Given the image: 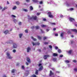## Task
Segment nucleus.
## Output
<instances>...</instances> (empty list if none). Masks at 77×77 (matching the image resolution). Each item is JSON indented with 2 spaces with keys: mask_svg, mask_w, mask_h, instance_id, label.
Listing matches in <instances>:
<instances>
[{
  "mask_svg": "<svg viewBox=\"0 0 77 77\" xmlns=\"http://www.w3.org/2000/svg\"><path fill=\"white\" fill-rule=\"evenodd\" d=\"M30 17V16H28V19L29 20H32L33 19L34 20H38V19H37L38 18L37 17V16H35V17Z\"/></svg>",
  "mask_w": 77,
  "mask_h": 77,
  "instance_id": "1",
  "label": "nucleus"
},
{
  "mask_svg": "<svg viewBox=\"0 0 77 77\" xmlns=\"http://www.w3.org/2000/svg\"><path fill=\"white\" fill-rule=\"evenodd\" d=\"M38 66H40V67L38 69V71H41L42 69H43V66H42V64L40 63L38 64Z\"/></svg>",
  "mask_w": 77,
  "mask_h": 77,
  "instance_id": "2",
  "label": "nucleus"
},
{
  "mask_svg": "<svg viewBox=\"0 0 77 77\" xmlns=\"http://www.w3.org/2000/svg\"><path fill=\"white\" fill-rule=\"evenodd\" d=\"M48 15L49 17L52 18H53V16L51 14V12H48Z\"/></svg>",
  "mask_w": 77,
  "mask_h": 77,
  "instance_id": "3",
  "label": "nucleus"
},
{
  "mask_svg": "<svg viewBox=\"0 0 77 77\" xmlns=\"http://www.w3.org/2000/svg\"><path fill=\"white\" fill-rule=\"evenodd\" d=\"M7 57H8V59H12V57H11V55H10V54H9V53L8 52L7 53Z\"/></svg>",
  "mask_w": 77,
  "mask_h": 77,
  "instance_id": "4",
  "label": "nucleus"
},
{
  "mask_svg": "<svg viewBox=\"0 0 77 77\" xmlns=\"http://www.w3.org/2000/svg\"><path fill=\"white\" fill-rule=\"evenodd\" d=\"M69 20L71 22H73V21H75V19L71 17H69Z\"/></svg>",
  "mask_w": 77,
  "mask_h": 77,
  "instance_id": "5",
  "label": "nucleus"
},
{
  "mask_svg": "<svg viewBox=\"0 0 77 77\" xmlns=\"http://www.w3.org/2000/svg\"><path fill=\"white\" fill-rule=\"evenodd\" d=\"M26 60L27 62H28L29 63H31V60L28 57H27L26 58Z\"/></svg>",
  "mask_w": 77,
  "mask_h": 77,
  "instance_id": "6",
  "label": "nucleus"
},
{
  "mask_svg": "<svg viewBox=\"0 0 77 77\" xmlns=\"http://www.w3.org/2000/svg\"><path fill=\"white\" fill-rule=\"evenodd\" d=\"M50 57V55H44V57H43V58L45 60L47 59V57Z\"/></svg>",
  "mask_w": 77,
  "mask_h": 77,
  "instance_id": "7",
  "label": "nucleus"
},
{
  "mask_svg": "<svg viewBox=\"0 0 77 77\" xmlns=\"http://www.w3.org/2000/svg\"><path fill=\"white\" fill-rule=\"evenodd\" d=\"M54 75V73L51 70H50V71L49 76H51V75Z\"/></svg>",
  "mask_w": 77,
  "mask_h": 77,
  "instance_id": "8",
  "label": "nucleus"
},
{
  "mask_svg": "<svg viewBox=\"0 0 77 77\" xmlns=\"http://www.w3.org/2000/svg\"><path fill=\"white\" fill-rule=\"evenodd\" d=\"M26 49L27 53H29L30 51V50H31V48L29 47H28Z\"/></svg>",
  "mask_w": 77,
  "mask_h": 77,
  "instance_id": "9",
  "label": "nucleus"
},
{
  "mask_svg": "<svg viewBox=\"0 0 77 77\" xmlns=\"http://www.w3.org/2000/svg\"><path fill=\"white\" fill-rule=\"evenodd\" d=\"M9 32V31H8V30H5V32H4V33L5 34L7 35L8 33Z\"/></svg>",
  "mask_w": 77,
  "mask_h": 77,
  "instance_id": "10",
  "label": "nucleus"
},
{
  "mask_svg": "<svg viewBox=\"0 0 77 77\" xmlns=\"http://www.w3.org/2000/svg\"><path fill=\"white\" fill-rule=\"evenodd\" d=\"M17 47V45L15 43H14L13 44V48H16Z\"/></svg>",
  "mask_w": 77,
  "mask_h": 77,
  "instance_id": "11",
  "label": "nucleus"
},
{
  "mask_svg": "<svg viewBox=\"0 0 77 77\" xmlns=\"http://www.w3.org/2000/svg\"><path fill=\"white\" fill-rule=\"evenodd\" d=\"M71 31H72V32H75V33H77V30L76 29H71Z\"/></svg>",
  "mask_w": 77,
  "mask_h": 77,
  "instance_id": "12",
  "label": "nucleus"
},
{
  "mask_svg": "<svg viewBox=\"0 0 77 77\" xmlns=\"http://www.w3.org/2000/svg\"><path fill=\"white\" fill-rule=\"evenodd\" d=\"M53 56H54V57H56V56H58V54H56V53H54L53 55Z\"/></svg>",
  "mask_w": 77,
  "mask_h": 77,
  "instance_id": "13",
  "label": "nucleus"
},
{
  "mask_svg": "<svg viewBox=\"0 0 77 77\" xmlns=\"http://www.w3.org/2000/svg\"><path fill=\"white\" fill-rule=\"evenodd\" d=\"M15 71L17 72V71L15 69H14L11 70V72L12 73H14V72H15Z\"/></svg>",
  "mask_w": 77,
  "mask_h": 77,
  "instance_id": "14",
  "label": "nucleus"
},
{
  "mask_svg": "<svg viewBox=\"0 0 77 77\" xmlns=\"http://www.w3.org/2000/svg\"><path fill=\"white\" fill-rule=\"evenodd\" d=\"M7 9H8V7H5L3 9H2V11L3 12L5 10Z\"/></svg>",
  "mask_w": 77,
  "mask_h": 77,
  "instance_id": "15",
  "label": "nucleus"
},
{
  "mask_svg": "<svg viewBox=\"0 0 77 77\" xmlns=\"http://www.w3.org/2000/svg\"><path fill=\"white\" fill-rule=\"evenodd\" d=\"M12 42H13L12 40H10L7 42L8 44H11V43H12Z\"/></svg>",
  "mask_w": 77,
  "mask_h": 77,
  "instance_id": "16",
  "label": "nucleus"
},
{
  "mask_svg": "<svg viewBox=\"0 0 77 77\" xmlns=\"http://www.w3.org/2000/svg\"><path fill=\"white\" fill-rule=\"evenodd\" d=\"M35 74L36 75H38V70H36Z\"/></svg>",
  "mask_w": 77,
  "mask_h": 77,
  "instance_id": "17",
  "label": "nucleus"
},
{
  "mask_svg": "<svg viewBox=\"0 0 77 77\" xmlns=\"http://www.w3.org/2000/svg\"><path fill=\"white\" fill-rule=\"evenodd\" d=\"M33 2H34L35 3H38V1L37 0H32Z\"/></svg>",
  "mask_w": 77,
  "mask_h": 77,
  "instance_id": "18",
  "label": "nucleus"
},
{
  "mask_svg": "<svg viewBox=\"0 0 77 77\" xmlns=\"http://www.w3.org/2000/svg\"><path fill=\"white\" fill-rule=\"evenodd\" d=\"M19 36L20 37V38H21V37L23 36V34H20L19 35Z\"/></svg>",
  "mask_w": 77,
  "mask_h": 77,
  "instance_id": "19",
  "label": "nucleus"
},
{
  "mask_svg": "<svg viewBox=\"0 0 77 77\" xmlns=\"http://www.w3.org/2000/svg\"><path fill=\"white\" fill-rule=\"evenodd\" d=\"M72 50H70L68 52V53L69 54H71V53H72Z\"/></svg>",
  "mask_w": 77,
  "mask_h": 77,
  "instance_id": "20",
  "label": "nucleus"
},
{
  "mask_svg": "<svg viewBox=\"0 0 77 77\" xmlns=\"http://www.w3.org/2000/svg\"><path fill=\"white\" fill-rule=\"evenodd\" d=\"M37 37L38 39H39L40 40H41L42 39V37L39 36H38Z\"/></svg>",
  "mask_w": 77,
  "mask_h": 77,
  "instance_id": "21",
  "label": "nucleus"
},
{
  "mask_svg": "<svg viewBox=\"0 0 77 77\" xmlns=\"http://www.w3.org/2000/svg\"><path fill=\"white\" fill-rule=\"evenodd\" d=\"M30 9L31 11H32L33 9V8L32 6H30Z\"/></svg>",
  "mask_w": 77,
  "mask_h": 77,
  "instance_id": "22",
  "label": "nucleus"
},
{
  "mask_svg": "<svg viewBox=\"0 0 77 77\" xmlns=\"http://www.w3.org/2000/svg\"><path fill=\"white\" fill-rule=\"evenodd\" d=\"M47 26H46V25H41V27H46Z\"/></svg>",
  "mask_w": 77,
  "mask_h": 77,
  "instance_id": "23",
  "label": "nucleus"
},
{
  "mask_svg": "<svg viewBox=\"0 0 77 77\" xmlns=\"http://www.w3.org/2000/svg\"><path fill=\"white\" fill-rule=\"evenodd\" d=\"M60 36L61 37L63 38V33L62 32L61 33Z\"/></svg>",
  "mask_w": 77,
  "mask_h": 77,
  "instance_id": "24",
  "label": "nucleus"
},
{
  "mask_svg": "<svg viewBox=\"0 0 77 77\" xmlns=\"http://www.w3.org/2000/svg\"><path fill=\"white\" fill-rule=\"evenodd\" d=\"M31 39H33L34 41H36V38H34L33 37V36L31 37Z\"/></svg>",
  "mask_w": 77,
  "mask_h": 77,
  "instance_id": "25",
  "label": "nucleus"
},
{
  "mask_svg": "<svg viewBox=\"0 0 77 77\" xmlns=\"http://www.w3.org/2000/svg\"><path fill=\"white\" fill-rule=\"evenodd\" d=\"M35 27L36 29H39V26H36Z\"/></svg>",
  "mask_w": 77,
  "mask_h": 77,
  "instance_id": "26",
  "label": "nucleus"
},
{
  "mask_svg": "<svg viewBox=\"0 0 77 77\" xmlns=\"http://www.w3.org/2000/svg\"><path fill=\"white\" fill-rule=\"evenodd\" d=\"M57 60V59H56V58H53V61H54V62H56Z\"/></svg>",
  "mask_w": 77,
  "mask_h": 77,
  "instance_id": "27",
  "label": "nucleus"
},
{
  "mask_svg": "<svg viewBox=\"0 0 77 77\" xmlns=\"http://www.w3.org/2000/svg\"><path fill=\"white\" fill-rule=\"evenodd\" d=\"M74 70L75 72H77V69L76 68H74Z\"/></svg>",
  "mask_w": 77,
  "mask_h": 77,
  "instance_id": "28",
  "label": "nucleus"
},
{
  "mask_svg": "<svg viewBox=\"0 0 77 77\" xmlns=\"http://www.w3.org/2000/svg\"><path fill=\"white\" fill-rule=\"evenodd\" d=\"M25 32L26 33H28V30L26 29L25 30Z\"/></svg>",
  "mask_w": 77,
  "mask_h": 77,
  "instance_id": "29",
  "label": "nucleus"
},
{
  "mask_svg": "<svg viewBox=\"0 0 77 77\" xmlns=\"http://www.w3.org/2000/svg\"><path fill=\"white\" fill-rule=\"evenodd\" d=\"M13 21L15 23L16 22H17V20H16L15 19H14Z\"/></svg>",
  "mask_w": 77,
  "mask_h": 77,
  "instance_id": "30",
  "label": "nucleus"
},
{
  "mask_svg": "<svg viewBox=\"0 0 77 77\" xmlns=\"http://www.w3.org/2000/svg\"><path fill=\"white\" fill-rule=\"evenodd\" d=\"M66 63H69V61L68 60H66L65 61Z\"/></svg>",
  "mask_w": 77,
  "mask_h": 77,
  "instance_id": "31",
  "label": "nucleus"
},
{
  "mask_svg": "<svg viewBox=\"0 0 77 77\" xmlns=\"http://www.w3.org/2000/svg\"><path fill=\"white\" fill-rule=\"evenodd\" d=\"M44 44L45 45H47V44H48V42H44Z\"/></svg>",
  "mask_w": 77,
  "mask_h": 77,
  "instance_id": "32",
  "label": "nucleus"
},
{
  "mask_svg": "<svg viewBox=\"0 0 77 77\" xmlns=\"http://www.w3.org/2000/svg\"><path fill=\"white\" fill-rule=\"evenodd\" d=\"M58 52L59 53H61V52H62L61 51V50L60 49H58Z\"/></svg>",
  "mask_w": 77,
  "mask_h": 77,
  "instance_id": "33",
  "label": "nucleus"
},
{
  "mask_svg": "<svg viewBox=\"0 0 77 77\" xmlns=\"http://www.w3.org/2000/svg\"><path fill=\"white\" fill-rule=\"evenodd\" d=\"M32 44H33V46H34V45H36V43H34V42H33L32 43Z\"/></svg>",
  "mask_w": 77,
  "mask_h": 77,
  "instance_id": "34",
  "label": "nucleus"
},
{
  "mask_svg": "<svg viewBox=\"0 0 77 77\" xmlns=\"http://www.w3.org/2000/svg\"><path fill=\"white\" fill-rule=\"evenodd\" d=\"M16 4H17V5H19L20 4V2H16Z\"/></svg>",
  "mask_w": 77,
  "mask_h": 77,
  "instance_id": "35",
  "label": "nucleus"
},
{
  "mask_svg": "<svg viewBox=\"0 0 77 77\" xmlns=\"http://www.w3.org/2000/svg\"><path fill=\"white\" fill-rule=\"evenodd\" d=\"M23 11H25V12H27V11H28V10H27L26 9H23Z\"/></svg>",
  "mask_w": 77,
  "mask_h": 77,
  "instance_id": "36",
  "label": "nucleus"
},
{
  "mask_svg": "<svg viewBox=\"0 0 77 77\" xmlns=\"http://www.w3.org/2000/svg\"><path fill=\"white\" fill-rule=\"evenodd\" d=\"M51 25H56V23H51Z\"/></svg>",
  "mask_w": 77,
  "mask_h": 77,
  "instance_id": "37",
  "label": "nucleus"
},
{
  "mask_svg": "<svg viewBox=\"0 0 77 77\" xmlns=\"http://www.w3.org/2000/svg\"><path fill=\"white\" fill-rule=\"evenodd\" d=\"M47 37H44V40H45V39H47Z\"/></svg>",
  "mask_w": 77,
  "mask_h": 77,
  "instance_id": "38",
  "label": "nucleus"
},
{
  "mask_svg": "<svg viewBox=\"0 0 77 77\" xmlns=\"http://www.w3.org/2000/svg\"><path fill=\"white\" fill-rule=\"evenodd\" d=\"M67 33H68L69 34H71V32H70V31L69 30L68 32Z\"/></svg>",
  "mask_w": 77,
  "mask_h": 77,
  "instance_id": "39",
  "label": "nucleus"
},
{
  "mask_svg": "<svg viewBox=\"0 0 77 77\" xmlns=\"http://www.w3.org/2000/svg\"><path fill=\"white\" fill-rule=\"evenodd\" d=\"M17 9V6H15L13 8V9Z\"/></svg>",
  "mask_w": 77,
  "mask_h": 77,
  "instance_id": "40",
  "label": "nucleus"
},
{
  "mask_svg": "<svg viewBox=\"0 0 77 77\" xmlns=\"http://www.w3.org/2000/svg\"><path fill=\"white\" fill-rule=\"evenodd\" d=\"M32 77H36V75L35 74H33L32 76Z\"/></svg>",
  "mask_w": 77,
  "mask_h": 77,
  "instance_id": "41",
  "label": "nucleus"
},
{
  "mask_svg": "<svg viewBox=\"0 0 77 77\" xmlns=\"http://www.w3.org/2000/svg\"><path fill=\"white\" fill-rule=\"evenodd\" d=\"M71 43V44H73V42H74V41L73 40L70 41Z\"/></svg>",
  "mask_w": 77,
  "mask_h": 77,
  "instance_id": "42",
  "label": "nucleus"
},
{
  "mask_svg": "<svg viewBox=\"0 0 77 77\" xmlns=\"http://www.w3.org/2000/svg\"><path fill=\"white\" fill-rule=\"evenodd\" d=\"M13 53H15V52H16V50H15V49H14L13 50Z\"/></svg>",
  "mask_w": 77,
  "mask_h": 77,
  "instance_id": "43",
  "label": "nucleus"
},
{
  "mask_svg": "<svg viewBox=\"0 0 77 77\" xmlns=\"http://www.w3.org/2000/svg\"><path fill=\"white\" fill-rule=\"evenodd\" d=\"M22 68L23 69H24V66H22Z\"/></svg>",
  "mask_w": 77,
  "mask_h": 77,
  "instance_id": "44",
  "label": "nucleus"
},
{
  "mask_svg": "<svg viewBox=\"0 0 77 77\" xmlns=\"http://www.w3.org/2000/svg\"><path fill=\"white\" fill-rule=\"evenodd\" d=\"M11 17H14V18H16V16L14 15H11Z\"/></svg>",
  "mask_w": 77,
  "mask_h": 77,
  "instance_id": "45",
  "label": "nucleus"
},
{
  "mask_svg": "<svg viewBox=\"0 0 77 77\" xmlns=\"http://www.w3.org/2000/svg\"><path fill=\"white\" fill-rule=\"evenodd\" d=\"M26 2L27 3H29V2H30V0H26Z\"/></svg>",
  "mask_w": 77,
  "mask_h": 77,
  "instance_id": "46",
  "label": "nucleus"
},
{
  "mask_svg": "<svg viewBox=\"0 0 77 77\" xmlns=\"http://www.w3.org/2000/svg\"><path fill=\"white\" fill-rule=\"evenodd\" d=\"M49 48H52V46H51V45H49Z\"/></svg>",
  "mask_w": 77,
  "mask_h": 77,
  "instance_id": "47",
  "label": "nucleus"
},
{
  "mask_svg": "<svg viewBox=\"0 0 77 77\" xmlns=\"http://www.w3.org/2000/svg\"><path fill=\"white\" fill-rule=\"evenodd\" d=\"M26 65L28 66V65H29V63H28L26 62Z\"/></svg>",
  "mask_w": 77,
  "mask_h": 77,
  "instance_id": "48",
  "label": "nucleus"
},
{
  "mask_svg": "<svg viewBox=\"0 0 77 77\" xmlns=\"http://www.w3.org/2000/svg\"><path fill=\"white\" fill-rule=\"evenodd\" d=\"M55 48L56 50H57V49H58V47H57V46H55Z\"/></svg>",
  "mask_w": 77,
  "mask_h": 77,
  "instance_id": "49",
  "label": "nucleus"
},
{
  "mask_svg": "<svg viewBox=\"0 0 77 77\" xmlns=\"http://www.w3.org/2000/svg\"><path fill=\"white\" fill-rule=\"evenodd\" d=\"M73 62H74V63H76V60H73Z\"/></svg>",
  "mask_w": 77,
  "mask_h": 77,
  "instance_id": "50",
  "label": "nucleus"
},
{
  "mask_svg": "<svg viewBox=\"0 0 77 77\" xmlns=\"http://www.w3.org/2000/svg\"><path fill=\"white\" fill-rule=\"evenodd\" d=\"M70 11H73L74 10V8H71L70 9Z\"/></svg>",
  "mask_w": 77,
  "mask_h": 77,
  "instance_id": "51",
  "label": "nucleus"
},
{
  "mask_svg": "<svg viewBox=\"0 0 77 77\" xmlns=\"http://www.w3.org/2000/svg\"><path fill=\"white\" fill-rule=\"evenodd\" d=\"M34 28H35V27H34V26H32L31 27V29H34Z\"/></svg>",
  "mask_w": 77,
  "mask_h": 77,
  "instance_id": "52",
  "label": "nucleus"
},
{
  "mask_svg": "<svg viewBox=\"0 0 77 77\" xmlns=\"http://www.w3.org/2000/svg\"><path fill=\"white\" fill-rule=\"evenodd\" d=\"M18 25H21V22H20L19 23H18Z\"/></svg>",
  "mask_w": 77,
  "mask_h": 77,
  "instance_id": "53",
  "label": "nucleus"
},
{
  "mask_svg": "<svg viewBox=\"0 0 77 77\" xmlns=\"http://www.w3.org/2000/svg\"><path fill=\"white\" fill-rule=\"evenodd\" d=\"M37 15H40V13H38L37 14Z\"/></svg>",
  "mask_w": 77,
  "mask_h": 77,
  "instance_id": "54",
  "label": "nucleus"
},
{
  "mask_svg": "<svg viewBox=\"0 0 77 77\" xmlns=\"http://www.w3.org/2000/svg\"><path fill=\"white\" fill-rule=\"evenodd\" d=\"M42 3H43V2L42 1L40 2V4H42Z\"/></svg>",
  "mask_w": 77,
  "mask_h": 77,
  "instance_id": "55",
  "label": "nucleus"
},
{
  "mask_svg": "<svg viewBox=\"0 0 77 77\" xmlns=\"http://www.w3.org/2000/svg\"><path fill=\"white\" fill-rule=\"evenodd\" d=\"M43 20L44 21H46V19L44 18L43 19Z\"/></svg>",
  "mask_w": 77,
  "mask_h": 77,
  "instance_id": "56",
  "label": "nucleus"
},
{
  "mask_svg": "<svg viewBox=\"0 0 77 77\" xmlns=\"http://www.w3.org/2000/svg\"><path fill=\"white\" fill-rule=\"evenodd\" d=\"M60 57H63V55H60Z\"/></svg>",
  "mask_w": 77,
  "mask_h": 77,
  "instance_id": "57",
  "label": "nucleus"
},
{
  "mask_svg": "<svg viewBox=\"0 0 77 77\" xmlns=\"http://www.w3.org/2000/svg\"><path fill=\"white\" fill-rule=\"evenodd\" d=\"M58 35V34L56 33L55 34V36H57Z\"/></svg>",
  "mask_w": 77,
  "mask_h": 77,
  "instance_id": "58",
  "label": "nucleus"
},
{
  "mask_svg": "<svg viewBox=\"0 0 77 77\" xmlns=\"http://www.w3.org/2000/svg\"><path fill=\"white\" fill-rule=\"evenodd\" d=\"M51 69L53 70V71H54V68H51Z\"/></svg>",
  "mask_w": 77,
  "mask_h": 77,
  "instance_id": "59",
  "label": "nucleus"
},
{
  "mask_svg": "<svg viewBox=\"0 0 77 77\" xmlns=\"http://www.w3.org/2000/svg\"><path fill=\"white\" fill-rule=\"evenodd\" d=\"M38 50L39 52H41V49H38Z\"/></svg>",
  "mask_w": 77,
  "mask_h": 77,
  "instance_id": "60",
  "label": "nucleus"
},
{
  "mask_svg": "<svg viewBox=\"0 0 77 77\" xmlns=\"http://www.w3.org/2000/svg\"><path fill=\"white\" fill-rule=\"evenodd\" d=\"M16 65L17 66H18V65H19V63H17L16 64Z\"/></svg>",
  "mask_w": 77,
  "mask_h": 77,
  "instance_id": "61",
  "label": "nucleus"
},
{
  "mask_svg": "<svg viewBox=\"0 0 77 77\" xmlns=\"http://www.w3.org/2000/svg\"><path fill=\"white\" fill-rule=\"evenodd\" d=\"M2 8H3L2 7L0 6V10L2 9Z\"/></svg>",
  "mask_w": 77,
  "mask_h": 77,
  "instance_id": "62",
  "label": "nucleus"
},
{
  "mask_svg": "<svg viewBox=\"0 0 77 77\" xmlns=\"http://www.w3.org/2000/svg\"><path fill=\"white\" fill-rule=\"evenodd\" d=\"M37 45H39L40 44H39V43H37Z\"/></svg>",
  "mask_w": 77,
  "mask_h": 77,
  "instance_id": "63",
  "label": "nucleus"
},
{
  "mask_svg": "<svg viewBox=\"0 0 77 77\" xmlns=\"http://www.w3.org/2000/svg\"><path fill=\"white\" fill-rule=\"evenodd\" d=\"M56 28H54L53 29V30H54V31L56 30Z\"/></svg>",
  "mask_w": 77,
  "mask_h": 77,
  "instance_id": "64",
  "label": "nucleus"
}]
</instances>
